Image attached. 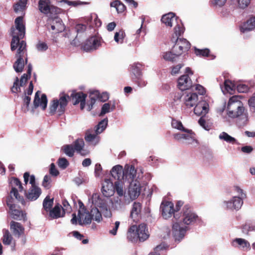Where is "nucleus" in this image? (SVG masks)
<instances>
[{"label":"nucleus","instance_id":"f257e3e1","mask_svg":"<svg viewBox=\"0 0 255 255\" xmlns=\"http://www.w3.org/2000/svg\"><path fill=\"white\" fill-rule=\"evenodd\" d=\"M15 28H11V33L12 39L11 42L12 51L18 47L16 56L17 60L13 64V68L16 72H21L24 66V58L26 63L27 61L26 50V43L24 41H19L20 39L23 38L25 35V26L23 24L22 16H18L15 19Z\"/></svg>","mask_w":255,"mask_h":255},{"label":"nucleus","instance_id":"f03ea898","mask_svg":"<svg viewBox=\"0 0 255 255\" xmlns=\"http://www.w3.org/2000/svg\"><path fill=\"white\" fill-rule=\"evenodd\" d=\"M20 202L25 205V201L22 196L19 192H10L6 200L7 206L9 208V212L11 217L15 220L25 221L27 220L26 213L16 204Z\"/></svg>","mask_w":255,"mask_h":255},{"label":"nucleus","instance_id":"7ed1b4c3","mask_svg":"<svg viewBox=\"0 0 255 255\" xmlns=\"http://www.w3.org/2000/svg\"><path fill=\"white\" fill-rule=\"evenodd\" d=\"M123 170V166L120 165L113 167L111 174L114 178H117V180L114 184L110 179H105L102 183L101 191H123V179H120Z\"/></svg>","mask_w":255,"mask_h":255},{"label":"nucleus","instance_id":"20e7f679","mask_svg":"<svg viewBox=\"0 0 255 255\" xmlns=\"http://www.w3.org/2000/svg\"><path fill=\"white\" fill-rule=\"evenodd\" d=\"M161 20L166 26L171 27L175 25L173 34L180 36L184 32V28L180 19H178L173 12H169L162 16Z\"/></svg>","mask_w":255,"mask_h":255},{"label":"nucleus","instance_id":"39448f33","mask_svg":"<svg viewBox=\"0 0 255 255\" xmlns=\"http://www.w3.org/2000/svg\"><path fill=\"white\" fill-rule=\"evenodd\" d=\"M79 209L78 215L77 216L76 213L72 214L71 223L73 225H77V223L80 225L90 224L92 220L90 212L86 208L81 202L79 203Z\"/></svg>","mask_w":255,"mask_h":255},{"label":"nucleus","instance_id":"423d86ee","mask_svg":"<svg viewBox=\"0 0 255 255\" xmlns=\"http://www.w3.org/2000/svg\"><path fill=\"white\" fill-rule=\"evenodd\" d=\"M227 111L228 116L231 118H235L242 115L244 108L239 97L234 96L230 98Z\"/></svg>","mask_w":255,"mask_h":255},{"label":"nucleus","instance_id":"0eeeda50","mask_svg":"<svg viewBox=\"0 0 255 255\" xmlns=\"http://www.w3.org/2000/svg\"><path fill=\"white\" fill-rule=\"evenodd\" d=\"M140 192H117L113 198V202L121 206L128 204L136 199L140 195Z\"/></svg>","mask_w":255,"mask_h":255},{"label":"nucleus","instance_id":"6e6552de","mask_svg":"<svg viewBox=\"0 0 255 255\" xmlns=\"http://www.w3.org/2000/svg\"><path fill=\"white\" fill-rule=\"evenodd\" d=\"M67 104V97L66 95L60 97L59 99H53L50 104V113L51 115L58 113V115H61L65 112Z\"/></svg>","mask_w":255,"mask_h":255},{"label":"nucleus","instance_id":"1a4fd4ad","mask_svg":"<svg viewBox=\"0 0 255 255\" xmlns=\"http://www.w3.org/2000/svg\"><path fill=\"white\" fill-rule=\"evenodd\" d=\"M179 37L173 34L171 40L175 43L172 50L173 52H175V55L180 56L190 49V44L186 39L180 38Z\"/></svg>","mask_w":255,"mask_h":255},{"label":"nucleus","instance_id":"9d476101","mask_svg":"<svg viewBox=\"0 0 255 255\" xmlns=\"http://www.w3.org/2000/svg\"><path fill=\"white\" fill-rule=\"evenodd\" d=\"M182 222L186 225H192L200 221V218L191 209V206L189 204L184 206L182 210Z\"/></svg>","mask_w":255,"mask_h":255},{"label":"nucleus","instance_id":"9b49d317","mask_svg":"<svg viewBox=\"0 0 255 255\" xmlns=\"http://www.w3.org/2000/svg\"><path fill=\"white\" fill-rule=\"evenodd\" d=\"M137 178V170L134 166L133 165L126 164L123 170V185L128 183V181L130 182Z\"/></svg>","mask_w":255,"mask_h":255},{"label":"nucleus","instance_id":"f8f14e48","mask_svg":"<svg viewBox=\"0 0 255 255\" xmlns=\"http://www.w3.org/2000/svg\"><path fill=\"white\" fill-rule=\"evenodd\" d=\"M160 208L162 216L165 219L171 217L173 215L174 217L177 220L179 217L177 214L174 213V204L170 201H163L160 205Z\"/></svg>","mask_w":255,"mask_h":255},{"label":"nucleus","instance_id":"ddd939ff","mask_svg":"<svg viewBox=\"0 0 255 255\" xmlns=\"http://www.w3.org/2000/svg\"><path fill=\"white\" fill-rule=\"evenodd\" d=\"M101 45V39L96 36H93L88 39L83 43L82 49L86 52L94 51L98 49Z\"/></svg>","mask_w":255,"mask_h":255},{"label":"nucleus","instance_id":"4468645a","mask_svg":"<svg viewBox=\"0 0 255 255\" xmlns=\"http://www.w3.org/2000/svg\"><path fill=\"white\" fill-rule=\"evenodd\" d=\"M183 101L186 108H191L197 103L198 97L195 93L185 92L183 95Z\"/></svg>","mask_w":255,"mask_h":255},{"label":"nucleus","instance_id":"2eb2a0df","mask_svg":"<svg viewBox=\"0 0 255 255\" xmlns=\"http://www.w3.org/2000/svg\"><path fill=\"white\" fill-rule=\"evenodd\" d=\"M81 21L84 22L90 27H99L102 22L96 13H92L88 16L81 18Z\"/></svg>","mask_w":255,"mask_h":255},{"label":"nucleus","instance_id":"dca6fc26","mask_svg":"<svg viewBox=\"0 0 255 255\" xmlns=\"http://www.w3.org/2000/svg\"><path fill=\"white\" fill-rule=\"evenodd\" d=\"M127 187L128 191H145L146 187L144 184L141 185L138 178L124 185V188Z\"/></svg>","mask_w":255,"mask_h":255},{"label":"nucleus","instance_id":"f3484780","mask_svg":"<svg viewBox=\"0 0 255 255\" xmlns=\"http://www.w3.org/2000/svg\"><path fill=\"white\" fill-rule=\"evenodd\" d=\"M23 178L25 185H27L29 182V184L31 185L29 191H40V189L36 182L35 177L34 175H30L29 173L26 172L23 174Z\"/></svg>","mask_w":255,"mask_h":255},{"label":"nucleus","instance_id":"a211bd4d","mask_svg":"<svg viewBox=\"0 0 255 255\" xmlns=\"http://www.w3.org/2000/svg\"><path fill=\"white\" fill-rule=\"evenodd\" d=\"M85 139L90 145L96 146L100 140V137L93 129L86 131Z\"/></svg>","mask_w":255,"mask_h":255},{"label":"nucleus","instance_id":"6ab92c4d","mask_svg":"<svg viewBox=\"0 0 255 255\" xmlns=\"http://www.w3.org/2000/svg\"><path fill=\"white\" fill-rule=\"evenodd\" d=\"M71 97L74 102V105H77L80 103L81 109H84L85 106L86 98L87 97L86 94L82 92H73L71 95Z\"/></svg>","mask_w":255,"mask_h":255},{"label":"nucleus","instance_id":"aec40b11","mask_svg":"<svg viewBox=\"0 0 255 255\" xmlns=\"http://www.w3.org/2000/svg\"><path fill=\"white\" fill-rule=\"evenodd\" d=\"M224 203L228 209L238 210L242 207L243 201L241 198L235 196L231 201H225Z\"/></svg>","mask_w":255,"mask_h":255},{"label":"nucleus","instance_id":"412c9836","mask_svg":"<svg viewBox=\"0 0 255 255\" xmlns=\"http://www.w3.org/2000/svg\"><path fill=\"white\" fill-rule=\"evenodd\" d=\"M40 92L37 91L35 95L33 104L35 108L40 107L43 110H44L47 104V99L46 95L42 94L40 98Z\"/></svg>","mask_w":255,"mask_h":255},{"label":"nucleus","instance_id":"4be33fe9","mask_svg":"<svg viewBox=\"0 0 255 255\" xmlns=\"http://www.w3.org/2000/svg\"><path fill=\"white\" fill-rule=\"evenodd\" d=\"M192 86V82L188 75L181 76L178 80V87L181 91L189 89Z\"/></svg>","mask_w":255,"mask_h":255},{"label":"nucleus","instance_id":"5701e85b","mask_svg":"<svg viewBox=\"0 0 255 255\" xmlns=\"http://www.w3.org/2000/svg\"><path fill=\"white\" fill-rule=\"evenodd\" d=\"M141 203L136 202L133 203L130 214V217L133 219V221L137 222L141 218Z\"/></svg>","mask_w":255,"mask_h":255},{"label":"nucleus","instance_id":"b1692460","mask_svg":"<svg viewBox=\"0 0 255 255\" xmlns=\"http://www.w3.org/2000/svg\"><path fill=\"white\" fill-rule=\"evenodd\" d=\"M194 113L198 116L205 115L209 111V104L205 101H201L195 105Z\"/></svg>","mask_w":255,"mask_h":255},{"label":"nucleus","instance_id":"393cba45","mask_svg":"<svg viewBox=\"0 0 255 255\" xmlns=\"http://www.w3.org/2000/svg\"><path fill=\"white\" fill-rule=\"evenodd\" d=\"M186 232V228L180 227L177 223H174L172 226V234L175 240L180 241L183 238Z\"/></svg>","mask_w":255,"mask_h":255},{"label":"nucleus","instance_id":"a878e982","mask_svg":"<svg viewBox=\"0 0 255 255\" xmlns=\"http://www.w3.org/2000/svg\"><path fill=\"white\" fill-rule=\"evenodd\" d=\"M73 145L75 150L82 156L87 155L89 153V151L84 148L85 143L83 138L77 139Z\"/></svg>","mask_w":255,"mask_h":255},{"label":"nucleus","instance_id":"bb28decb","mask_svg":"<svg viewBox=\"0 0 255 255\" xmlns=\"http://www.w3.org/2000/svg\"><path fill=\"white\" fill-rule=\"evenodd\" d=\"M10 229L13 235L18 238H19L24 232V228L22 225L13 221L10 223Z\"/></svg>","mask_w":255,"mask_h":255},{"label":"nucleus","instance_id":"cd10ccee","mask_svg":"<svg viewBox=\"0 0 255 255\" xmlns=\"http://www.w3.org/2000/svg\"><path fill=\"white\" fill-rule=\"evenodd\" d=\"M255 29V16L251 17L241 27L240 30L242 32L245 33L248 31L253 30Z\"/></svg>","mask_w":255,"mask_h":255},{"label":"nucleus","instance_id":"c85d7f7f","mask_svg":"<svg viewBox=\"0 0 255 255\" xmlns=\"http://www.w3.org/2000/svg\"><path fill=\"white\" fill-rule=\"evenodd\" d=\"M138 239L140 241L143 242L149 237V234L146 225L145 224H141L137 227Z\"/></svg>","mask_w":255,"mask_h":255},{"label":"nucleus","instance_id":"c756f323","mask_svg":"<svg viewBox=\"0 0 255 255\" xmlns=\"http://www.w3.org/2000/svg\"><path fill=\"white\" fill-rule=\"evenodd\" d=\"M51 28L54 33H59L64 30V25L62 20L59 18H55L51 23Z\"/></svg>","mask_w":255,"mask_h":255},{"label":"nucleus","instance_id":"7c9ffc66","mask_svg":"<svg viewBox=\"0 0 255 255\" xmlns=\"http://www.w3.org/2000/svg\"><path fill=\"white\" fill-rule=\"evenodd\" d=\"M52 7L50 0H39L38 2L39 10L44 14L49 13Z\"/></svg>","mask_w":255,"mask_h":255},{"label":"nucleus","instance_id":"2f4dec72","mask_svg":"<svg viewBox=\"0 0 255 255\" xmlns=\"http://www.w3.org/2000/svg\"><path fill=\"white\" fill-rule=\"evenodd\" d=\"M185 132H187V134L184 141H183V143L192 145L197 144L195 134L191 130L187 129Z\"/></svg>","mask_w":255,"mask_h":255},{"label":"nucleus","instance_id":"473e14b6","mask_svg":"<svg viewBox=\"0 0 255 255\" xmlns=\"http://www.w3.org/2000/svg\"><path fill=\"white\" fill-rule=\"evenodd\" d=\"M128 239L132 242H134L138 239L137 226L132 225L128 229L127 233Z\"/></svg>","mask_w":255,"mask_h":255},{"label":"nucleus","instance_id":"72a5a7b5","mask_svg":"<svg viewBox=\"0 0 255 255\" xmlns=\"http://www.w3.org/2000/svg\"><path fill=\"white\" fill-rule=\"evenodd\" d=\"M116 108V102L115 101H110L108 103L104 104L101 108L100 115L103 116L107 113L113 111Z\"/></svg>","mask_w":255,"mask_h":255},{"label":"nucleus","instance_id":"f704fd0d","mask_svg":"<svg viewBox=\"0 0 255 255\" xmlns=\"http://www.w3.org/2000/svg\"><path fill=\"white\" fill-rule=\"evenodd\" d=\"M100 97V92L97 90H93L90 92L89 98L90 101L88 102V110L90 111L93 105L95 104L97 100Z\"/></svg>","mask_w":255,"mask_h":255},{"label":"nucleus","instance_id":"c9c22d12","mask_svg":"<svg viewBox=\"0 0 255 255\" xmlns=\"http://www.w3.org/2000/svg\"><path fill=\"white\" fill-rule=\"evenodd\" d=\"M9 184L11 187V191H22L24 190L21 182L17 178H11L9 180Z\"/></svg>","mask_w":255,"mask_h":255},{"label":"nucleus","instance_id":"e433bc0d","mask_svg":"<svg viewBox=\"0 0 255 255\" xmlns=\"http://www.w3.org/2000/svg\"><path fill=\"white\" fill-rule=\"evenodd\" d=\"M53 205V198H50L49 196H47L43 202V211L42 214L44 215L48 214V212L52 209Z\"/></svg>","mask_w":255,"mask_h":255},{"label":"nucleus","instance_id":"4c0bfd02","mask_svg":"<svg viewBox=\"0 0 255 255\" xmlns=\"http://www.w3.org/2000/svg\"><path fill=\"white\" fill-rule=\"evenodd\" d=\"M219 138L232 144H239L238 140L234 137L231 136L225 131L221 132L219 135Z\"/></svg>","mask_w":255,"mask_h":255},{"label":"nucleus","instance_id":"58836bf2","mask_svg":"<svg viewBox=\"0 0 255 255\" xmlns=\"http://www.w3.org/2000/svg\"><path fill=\"white\" fill-rule=\"evenodd\" d=\"M61 206L59 204L56 205L53 208H52L49 212V216L51 219H58L63 217L64 214L62 215L61 214Z\"/></svg>","mask_w":255,"mask_h":255},{"label":"nucleus","instance_id":"ea45409f","mask_svg":"<svg viewBox=\"0 0 255 255\" xmlns=\"http://www.w3.org/2000/svg\"><path fill=\"white\" fill-rule=\"evenodd\" d=\"M222 92L226 94V93L232 94V92L235 89V85L230 80H226L224 81V86H221Z\"/></svg>","mask_w":255,"mask_h":255},{"label":"nucleus","instance_id":"a19ab883","mask_svg":"<svg viewBox=\"0 0 255 255\" xmlns=\"http://www.w3.org/2000/svg\"><path fill=\"white\" fill-rule=\"evenodd\" d=\"M235 243L240 246L242 249L244 251H249L251 250V245L250 243L245 239L242 238H236L234 240L233 244H234Z\"/></svg>","mask_w":255,"mask_h":255},{"label":"nucleus","instance_id":"79ce46f5","mask_svg":"<svg viewBox=\"0 0 255 255\" xmlns=\"http://www.w3.org/2000/svg\"><path fill=\"white\" fill-rule=\"evenodd\" d=\"M142 65L139 63H135L131 66V71L135 77H139L142 76Z\"/></svg>","mask_w":255,"mask_h":255},{"label":"nucleus","instance_id":"37998d69","mask_svg":"<svg viewBox=\"0 0 255 255\" xmlns=\"http://www.w3.org/2000/svg\"><path fill=\"white\" fill-rule=\"evenodd\" d=\"M108 120L107 118L104 119L102 120L98 125L96 127L95 132L97 134L102 133L107 128L108 125Z\"/></svg>","mask_w":255,"mask_h":255},{"label":"nucleus","instance_id":"c03bdc74","mask_svg":"<svg viewBox=\"0 0 255 255\" xmlns=\"http://www.w3.org/2000/svg\"><path fill=\"white\" fill-rule=\"evenodd\" d=\"M90 212L91 217H92V220H95L97 222H100L102 220V215L98 208L96 207L93 208Z\"/></svg>","mask_w":255,"mask_h":255},{"label":"nucleus","instance_id":"a18cd8bd","mask_svg":"<svg viewBox=\"0 0 255 255\" xmlns=\"http://www.w3.org/2000/svg\"><path fill=\"white\" fill-rule=\"evenodd\" d=\"M3 237L2 239V241L3 244L4 245H9L11 243V241L12 240V237L8 230H3Z\"/></svg>","mask_w":255,"mask_h":255},{"label":"nucleus","instance_id":"49530a36","mask_svg":"<svg viewBox=\"0 0 255 255\" xmlns=\"http://www.w3.org/2000/svg\"><path fill=\"white\" fill-rule=\"evenodd\" d=\"M27 1V0H19L13 6L14 11L16 13L22 12L26 6Z\"/></svg>","mask_w":255,"mask_h":255},{"label":"nucleus","instance_id":"de8ad7c7","mask_svg":"<svg viewBox=\"0 0 255 255\" xmlns=\"http://www.w3.org/2000/svg\"><path fill=\"white\" fill-rule=\"evenodd\" d=\"M32 71V66L30 64L28 65L27 74H24L21 77L20 80V85L23 86L26 83L27 80L30 78Z\"/></svg>","mask_w":255,"mask_h":255},{"label":"nucleus","instance_id":"09e8293b","mask_svg":"<svg viewBox=\"0 0 255 255\" xmlns=\"http://www.w3.org/2000/svg\"><path fill=\"white\" fill-rule=\"evenodd\" d=\"M111 6L114 7L118 13L123 12L126 9L125 5L120 0H116L111 3Z\"/></svg>","mask_w":255,"mask_h":255},{"label":"nucleus","instance_id":"8fccbe9b","mask_svg":"<svg viewBox=\"0 0 255 255\" xmlns=\"http://www.w3.org/2000/svg\"><path fill=\"white\" fill-rule=\"evenodd\" d=\"M62 149L66 155L69 157H72L74 155L75 149L72 144H66L62 146Z\"/></svg>","mask_w":255,"mask_h":255},{"label":"nucleus","instance_id":"3c124183","mask_svg":"<svg viewBox=\"0 0 255 255\" xmlns=\"http://www.w3.org/2000/svg\"><path fill=\"white\" fill-rule=\"evenodd\" d=\"M126 36L125 33L122 30H120L115 33L114 40L118 44H122Z\"/></svg>","mask_w":255,"mask_h":255},{"label":"nucleus","instance_id":"603ef678","mask_svg":"<svg viewBox=\"0 0 255 255\" xmlns=\"http://www.w3.org/2000/svg\"><path fill=\"white\" fill-rule=\"evenodd\" d=\"M179 55H175V52L171 51H167L163 53L162 58L166 61H173L175 60L176 58Z\"/></svg>","mask_w":255,"mask_h":255},{"label":"nucleus","instance_id":"864d4df0","mask_svg":"<svg viewBox=\"0 0 255 255\" xmlns=\"http://www.w3.org/2000/svg\"><path fill=\"white\" fill-rule=\"evenodd\" d=\"M172 126L173 128L177 129L179 130L183 131L185 132L187 129H186L183 126L182 123L180 121H178L176 120H172L171 123Z\"/></svg>","mask_w":255,"mask_h":255},{"label":"nucleus","instance_id":"5fc2aeb1","mask_svg":"<svg viewBox=\"0 0 255 255\" xmlns=\"http://www.w3.org/2000/svg\"><path fill=\"white\" fill-rule=\"evenodd\" d=\"M195 53L197 56L200 57H208L209 55V50L208 49H199L195 48Z\"/></svg>","mask_w":255,"mask_h":255},{"label":"nucleus","instance_id":"6e6d98bb","mask_svg":"<svg viewBox=\"0 0 255 255\" xmlns=\"http://www.w3.org/2000/svg\"><path fill=\"white\" fill-rule=\"evenodd\" d=\"M51 178L49 175H46L42 181V186L45 189H48L51 187Z\"/></svg>","mask_w":255,"mask_h":255},{"label":"nucleus","instance_id":"4d7b16f0","mask_svg":"<svg viewBox=\"0 0 255 255\" xmlns=\"http://www.w3.org/2000/svg\"><path fill=\"white\" fill-rule=\"evenodd\" d=\"M20 84H19V79L17 77L15 78V80L13 83V85L12 87L11 90L13 93H17L20 92Z\"/></svg>","mask_w":255,"mask_h":255},{"label":"nucleus","instance_id":"13d9d810","mask_svg":"<svg viewBox=\"0 0 255 255\" xmlns=\"http://www.w3.org/2000/svg\"><path fill=\"white\" fill-rule=\"evenodd\" d=\"M58 165L62 169H65L69 165L68 160L64 157L60 158L57 161Z\"/></svg>","mask_w":255,"mask_h":255},{"label":"nucleus","instance_id":"bf43d9fd","mask_svg":"<svg viewBox=\"0 0 255 255\" xmlns=\"http://www.w3.org/2000/svg\"><path fill=\"white\" fill-rule=\"evenodd\" d=\"M27 198L30 200H35L40 195L41 192H25Z\"/></svg>","mask_w":255,"mask_h":255},{"label":"nucleus","instance_id":"052dcab7","mask_svg":"<svg viewBox=\"0 0 255 255\" xmlns=\"http://www.w3.org/2000/svg\"><path fill=\"white\" fill-rule=\"evenodd\" d=\"M36 47L37 50L41 52L46 51L48 48L47 44L42 41H39L36 44Z\"/></svg>","mask_w":255,"mask_h":255},{"label":"nucleus","instance_id":"680f3d73","mask_svg":"<svg viewBox=\"0 0 255 255\" xmlns=\"http://www.w3.org/2000/svg\"><path fill=\"white\" fill-rule=\"evenodd\" d=\"M187 132L184 133H176L173 134V138L175 140L183 143V141H184Z\"/></svg>","mask_w":255,"mask_h":255},{"label":"nucleus","instance_id":"e2e57ef3","mask_svg":"<svg viewBox=\"0 0 255 255\" xmlns=\"http://www.w3.org/2000/svg\"><path fill=\"white\" fill-rule=\"evenodd\" d=\"M249 87L244 84H241L237 86V89L239 93H247L249 90Z\"/></svg>","mask_w":255,"mask_h":255},{"label":"nucleus","instance_id":"0e129e2a","mask_svg":"<svg viewBox=\"0 0 255 255\" xmlns=\"http://www.w3.org/2000/svg\"><path fill=\"white\" fill-rule=\"evenodd\" d=\"M251 0H238V6L241 8H245L250 3Z\"/></svg>","mask_w":255,"mask_h":255},{"label":"nucleus","instance_id":"69168bd1","mask_svg":"<svg viewBox=\"0 0 255 255\" xmlns=\"http://www.w3.org/2000/svg\"><path fill=\"white\" fill-rule=\"evenodd\" d=\"M86 29V25L85 24L79 23L77 24L75 26V31L78 32H83Z\"/></svg>","mask_w":255,"mask_h":255},{"label":"nucleus","instance_id":"338daca9","mask_svg":"<svg viewBox=\"0 0 255 255\" xmlns=\"http://www.w3.org/2000/svg\"><path fill=\"white\" fill-rule=\"evenodd\" d=\"M50 174L54 176H57L59 174V171L56 168L54 163L50 164V168L49 170Z\"/></svg>","mask_w":255,"mask_h":255},{"label":"nucleus","instance_id":"774afa93","mask_svg":"<svg viewBox=\"0 0 255 255\" xmlns=\"http://www.w3.org/2000/svg\"><path fill=\"white\" fill-rule=\"evenodd\" d=\"M249 105L251 110L255 112V96H253L249 99Z\"/></svg>","mask_w":255,"mask_h":255}]
</instances>
